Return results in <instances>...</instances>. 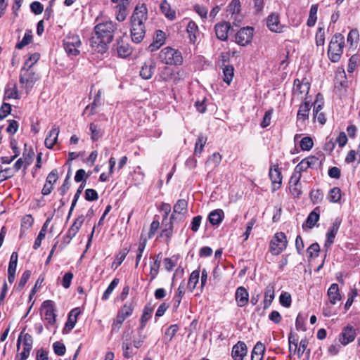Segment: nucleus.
<instances>
[{
	"instance_id": "obj_4",
	"label": "nucleus",
	"mask_w": 360,
	"mask_h": 360,
	"mask_svg": "<svg viewBox=\"0 0 360 360\" xmlns=\"http://www.w3.org/2000/svg\"><path fill=\"white\" fill-rule=\"evenodd\" d=\"M158 59L165 65H180L183 63L181 53L174 48L167 46L162 49L158 53Z\"/></svg>"
},
{
	"instance_id": "obj_16",
	"label": "nucleus",
	"mask_w": 360,
	"mask_h": 360,
	"mask_svg": "<svg viewBox=\"0 0 360 360\" xmlns=\"http://www.w3.org/2000/svg\"><path fill=\"white\" fill-rule=\"evenodd\" d=\"M266 25L271 32L280 33L283 31V26L280 23L277 13H273L268 16Z\"/></svg>"
},
{
	"instance_id": "obj_35",
	"label": "nucleus",
	"mask_w": 360,
	"mask_h": 360,
	"mask_svg": "<svg viewBox=\"0 0 360 360\" xmlns=\"http://www.w3.org/2000/svg\"><path fill=\"white\" fill-rule=\"evenodd\" d=\"M289 357L292 354H297L298 336L297 334L290 332L288 335Z\"/></svg>"
},
{
	"instance_id": "obj_51",
	"label": "nucleus",
	"mask_w": 360,
	"mask_h": 360,
	"mask_svg": "<svg viewBox=\"0 0 360 360\" xmlns=\"http://www.w3.org/2000/svg\"><path fill=\"white\" fill-rule=\"evenodd\" d=\"M279 302L284 307H290L292 302L291 295L288 292H283L279 297Z\"/></svg>"
},
{
	"instance_id": "obj_13",
	"label": "nucleus",
	"mask_w": 360,
	"mask_h": 360,
	"mask_svg": "<svg viewBox=\"0 0 360 360\" xmlns=\"http://www.w3.org/2000/svg\"><path fill=\"white\" fill-rule=\"evenodd\" d=\"M320 164L319 159L316 156H309L303 159L295 168L301 173L309 168H314Z\"/></svg>"
},
{
	"instance_id": "obj_9",
	"label": "nucleus",
	"mask_w": 360,
	"mask_h": 360,
	"mask_svg": "<svg viewBox=\"0 0 360 360\" xmlns=\"http://www.w3.org/2000/svg\"><path fill=\"white\" fill-rule=\"evenodd\" d=\"M37 79L38 76L35 73L30 71L28 69H22L20 78L22 88L32 89Z\"/></svg>"
},
{
	"instance_id": "obj_45",
	"label": "nucleus",
	"mask_w": 360,
	"mask_h": 360,
	"mask_svg": "<svg viewBox=\"0 0 360 360\" xmlns=\"http://www.w3.org/2000/svg\"><path fill=\"white\" fill-rule=\"evenodd\" d=\"M294 86L297 89L309 90L310 89V79L307 77H303L302 80L296 79L294 81Z\"/></svg>"
},
{
	"instance_id": "obj_55",
	"label": "nucleus",
	"mask_w": 360,
	"mask_h": 360,
	"mask_svg": "<svg viewBox=\"0 0 360 360\" xmlns=\"http://www.w3.org/2000/svg\"><path fill=\"white\" fill-rule=\"evenodd\" d=\"M91 138L93 141L98 140L102 136V132L98 129L96 124L91 123L90 124Z\"/></svg>"
},
{
	"instance_id": "obj_33",
	"label": "nucleus",
	"mask_w": 360,
	"mask_h": 360,
	"mask_svg": "<svg viewBox=\"0 0 360 360\" xmlns=\"http://www.w3.org/2000/svg\"><path fill=\"white\" fill-rule=\"evenodd\" d=\"M153 311V307L150 304H147L143 311V314L141 316V326L139 330H143L146 325L147 321L150 319L152 313Z\"/></svg>"
},
{
	"instance_id": "obj_22",
	"label": "nucleus",
	"mask_w": 360,
	"mask_h": 360,
	"mask_svg": "<svg viewBox=\"0 0 360 360\" xmlns=\"http://www.w3.org/2000/svg\"><path fill=\"white\" fill-rule=\"evenodd\" d=\"M311 109L309 102H304L300 104L297 114V122L304 124V121L309 118V114Z\"/></svg>"
},
{
	"instance_id": "obj_44",
	"label": "nucleus",
	"mask_w": 360,
	"mask_h": 360,
	"mask_svg": "<svg viewBox=\"0 0 360 360\" xmlns=\"http://www.w3.org/2000/svg\"><path fill=\"white\" fill-rule=\"evenodd\" d=\"M84 188V184L82 183L77 188V192L75 194L73 200L72 202V204H71V206H70V210H69V212H68V214L67 217V221H68L69 219L70 218L72 213L76 206L77 202L78 199L79 198L80 195H81Z\"/></svg>"
},
{
	"instance_id": "obj_53",
	"label": "nucleus",
	"mask_w": 360,
	"mask_h": 360,
	"mask_svg": "<svg viewBox=\"0 0 360 360\" xmlns=\"http://www.w3.org/2000/svg\"><path fill=\"white\" fill-rule=\"evenodd\" d=\"M13 175V169L11 168L3 169L2 167L0 166V183L11 178Z\"/></svg>"
},
{
	"instance_id": "obj_5",
	"label": "nucleus",
	"mask_w": 360,
	"mask_h": 360,
	"mask_svg": "<svg viewBox=\"0 0 360 360\" xmlns=\"http://www.w3.org/2000/svg\"><path fill=\"white\" fill-rule=\"evenodd\" d=\"M63 42L64 49L68 56H76L79 54V49L82 46V41L77 34L70 32L65 37Z\"/></svg>"
},
{
	"instance_id": "obj_32",
	"label": "nucleus",
	"mask_w": 360,
	"mask_h": 360,
	"mask_svg": "<svg viewBox=\"0 0 360 360\" xmlns=\"http://www.w3.org/2000/svg\"><path fill=\"white\" fill-rule=\"evenodd\" d=\"M129 6V4L128 3H122L119 2V4L117 5V12L116 13V19L119 22H123L127 15H128V8Z\"/></svg>"
},
{
	"instance_id": "obj_47",
	"label": "nucleus",
	"mask_w": 360,
	"mask_h": 360,
	"mask_svg": "<svg viewBox=\"0 0 360 360\" xmlns=\"http://www.w3.org/2000/svg\"><path fill=\"white\" fill-rule=\"evenodd\" d=\"M32 40V34L31 30H26L22 39L16 44L15 47L18 49H22L24 46L31 43Z\"/></svg>"
},
{
	"instance_id": "obj_48",
	"label": "nucleus",
	"mask_w": 360,
	"mask_h": 360,
	"mask_svg": "<svg viewBox=\"0 0 360 360\" xmlns=\"http://www.w3.org/2000/svg\"><path fill=\"white\" fill-rule=\"evenodd\" d=\"M160 255H161V253H160L157 255L158 259L154 261L153 264L150 266V281H153V279H155L158 274L159 269H160V263H161L160 260L158 259V257H160Z\"/></svg>"
},
{
	"instance_id": "obj_43",
	"label": "nucleus",
	"mask_w": 360,
	"mask_h": 360,
	"mask_svg": "<svg viewBox=\"0 0 360 360\" xmlns=\"http://www.w3.org/2000/svg\"><path fill=\"white\" fill-rule=\"evenodd\" d=\"M188 202L184 199L178 200L174 206V212L184 214L187 212Z\"/></svg>"
},
{
	"instance_id": "obj_61",
	"label": "nucleus",
	"mask_w": 360,
	"mask_h": 360,
	"mask_svg": "<svg viewBox=\"0 0 360 360\" xmlns=\"http://www.w3.org/2000/svg\"><path fill=\"white\" fill-rule=\"evenodd\" d=\"M359 32L356 29L352 30L347 35V43L352 46L354 42H357L359 40Z\"/></svg>"
},
{
	"instance_id": "obj_50",
	"label": "nucleus",
	"mask_w": 360,
	"mask_h": 360,
	"mask_svg": "<svg viewBox=\"0 0 360 360\" xmlns=\"http://www.w3.org/2000/svg\"><path fill=\"white\" fill-rule=\"evenodd\" d=\"M316 45L323 46L325 44V30L323 27H319L315 36Z\"/></svg>"
},
{
	"instance_id": "obj_8",
	"label": "nucleus",
	"mask_w": 360,
	"mask_h": 360,
	"mask_svg": "<svg viewBox=\"0 0 360 360\" xmlns=\"http://www.w3.org/2000/svg\"><path fill=\"white\" fill-rule=\"evenodd\" d=\"M252 37L253 28L251 27H243L236 34V42L240 46H246L251 41Z\"/></svg>"
},
{
	"instance_id": "obj_23",
	"label": "nucleus",
	"mask_w": 360,
	"mask_h": 360,
	"mask_svg": "<svg viewBox=\"0 0 360 360\" xmlns=\"http://www.w3.org/2000/svg\"><path fill=\"white\" fill-rule=\"evenodd\" d=\"M275 297V284L273 283H269L264 291V309H267L272 303Z\"/></svg>"
},
{
	"instance_id": "obj_59",
	"label": "nucleus",
	"mask_w": 360,
	"mask_h": 360,
	"mask_svg": "<svg viewBox=\"0 0 360 360\" xmlns=\"http://www.w3.org/2000/svg\"><path fill=\"white\" fill-rule=\"evenodd\" d=\"M146 245V239H141L136 257V267L138 266Z\"/></svg>"
},
{
	"instance_id": "obj_30",
	"label": "nucleus",
	"mask_w": 360,
	"mask_h": 360,
	"mask_svg": "<svg viewBox=\"0 0 360 360\" xmlns=\"http://www.w3.org/2000/svg\"><path fill=\"white\" fill-rule=\"evenodd\" d=\"M160 8L162 13L168 20H174L176 18V11L171 8V6L167 0L162 1Z\"/></svg>"
},
{
	"instance_id": "obj_63",
	"label": "nucleus",
	"mask_w": 360,
	"mask_h": 360,
	"mask_svg": "<svg viewBox=\"0 0 360 360\" xmlns=\"http://www.w3.org/2000/svg\"><path fill=\"white\" fill-rule=\"evenodd\" d=\"M179 330V326L176 324L171 325L165 331V338H168V341H171L175 336L176 332Z\"/></svg>"
},
{
	"instance_id": "obj_3",
	"label": "nucleus",
	"mask_w": 360,
	"mask_h": 360,
	"mask_svg": "<svg viewBox=\"0 0 360 360\" xmlns=\"http://www.w3.org/2000/svg\"><path fill=\"white\" fill-rule=\"evenodd\" d=\"M345 37L341 33H335L331 38L328 49V58L333 63H338L343 53Z\"/></svg>"
},
{
	"instance_id": "obj_17",
	"label": "nucleus",
	"mask_w": 360,
	"mask_h": 360,
	"mask_svg": "<svg viewBox=\"0 0 360 360\" xmlns=\"http://www.w3.org/2000/svg\"><path fill=\"white\" fill-rule=\"evenodd\" d=\"M156 68L155 62L149 59L146 61L140 70V76L144 79H149L151 78Z\"/></svg>"
},
{
	"instance_id": "obj_60",
	"label": "nucleus",
	"mask_w": 360,
	"mask_h": 360,
	"mask_svg": "<svg viewBox=\"0 0 360 360\" xmlns=\"http://www.w3.org/2000/svg\"><path fill=\"white\" fill-rule=\"evenodd\" d=\"M177 258L175 256L172 257H167L164 259L165 268L167 271H171L176 265Z\"/></svg>"
},
{
	"instance_id": "obj_40",
	"label": "nucleus",
	"mask_w": 360,
	"mask_h": 360,
	"mask_svg": "<svg viewBox=\"0 0 360 360\" xmlns=\"http://www.w3.org/2000/svg\"><path fill=\"white\" fill-rule=\"evenodd\" d=\"M342 198V191L340 188L334 187L331 188L327 195L328 200L332 203H338Z\"/></svg>"
},
{
	"instance_id": "obj_14",
	"label": "nucleus",
	"mask_w": 360,
	"mask_h": 360,
	"mask_svg": "<svg viewBox=\"0 0 360 360\" xmlns=\"http://www.w3.org/2000/svg\"><path fill=\"white\" fill-rule=\"evenodd\" d=\"M247 353L248 348L246 344L243 341H238L232 347L231 356L234 360H243Z\"/></svg>"
},
{
	"instance_id": "obj_2",
	"label": "nucleus",
	"mask_w": 360,
	"mask_h": 360,
	"mask_svg": "<svg viewBox=\"0 0 360 360\" xmlns=\"http://www.w3.org/2000/svg\"><path fill=\"white\" fill-rule=\"evenodd\" d=\"M148 10L145 4L137 5L130 18L131 37L135 43H140L144 38V22L147 20Z\"/></svg>"
},
{
	"instance_id": "obj_26",
	"label": "nucleus",
	"mask_w": 360,
	"mask_h": 360,
	"mask_svg": "<svg viewBox=\"0 0 360 360\" xmlns=\"http://www.w3.org/2000/svg\"><path fill=\"white\" fill-rule=\"evenodd\" d=\"M165 34L162 30L156 31L155 37L152 44L148 46V51L153 52L158 50L162 45L165 44Z\"/></svg>"
},
{
	"instance_id": "obj_58",
	"label": "nucleus",
	"mask_w": 360,
	"mask_h": 360,
	"mask_svg": "<svg viewBox=\"0 0 360 360\" xmlns=\"http://www.w3.org/2000/svg\"><path fill=\"white\" fill-rule=\"evenodd\" d=\"M223 73L224 75V82L227 84H230L233 76V68L231 65L225 66L223 69Z\"/></svg>"
},
{
	"instance_id": "obj_56",
	"label": "nucleus",
	"mask_w": 360,
	"mask_h": 360,
	"mask_svg": "<svg viewBox=\"0 0 360 360\" xmlns=\"http://www.w3.org/2000/svg\"><path fill=\"white\" fill-rule=\"evenodd\" d=\"M313 146V140L309 136H305L300 141V148L302 150H309Z\"/></svg>"
},
{
	"instance_id": "obj_6",
	"label": "nucleus",
	"mask_w": 360,
	"mask_h": 360,
	"mask_svg": "<svg viewBox=\"0 0 360 360\" xmlns=\"http://www.w3.org/2000/svg\"><path fill=\"white\" fill-rule=\"evenodd\" d=\"M288 245L286 236L283 232H278L274 234L270 241L269 251L273 255L281 254Z\"/></svg>"
},
{
	"instance_id": "obj_1",
	"label": "nucleus",
	"mask_w": 360,
	"mask_h": 360,
	"mask_svg": "<svg viewBox=\"0 0 360 360\" xmlns=\"http://www.w3.org/2000/svg\"><path fill=\"white\" fill-rule=\"evenodd\" d=\"M117 29V23L111 20L97 24L89 39L90 46L95 51L105 52L108 49V44L112 41Z\"/></svg>"
},
{
	"instance_id": "obj_52",
	"label": "nucleus",
	"mask_w": 360,
	"mask_h": 360,
	"mask_svg": "<svg viewBox=\"0 0 360 360\" xmlns=\"http://www.w3.org/2000/svg\"><path fill=\"white\" fill-rule=\"evenodd\" d=\"M40 55L38 53H34L32 54L29 58L25 61L24 67L22 68L25 69L30 70L34 64H35L39 59Z\"/></svg>"
},
{
	"instance_id": "obj_19",
	"label": "nucleus",
	"mask_w": 360,
	"mask_h": 360,
	"mask_svg": "<svg viewBox=\"0 0 360 360\" xmlns=\"http://www.w3.org/2000/svg\"><path fill=\"white\" fill-rule=\"evenodd\" d=\"M240 2L239 0H232L227 6V12L231 14V18L240 22L242 19L240 15Z\"/></svg>"
},
{
	"instance_id": "obj_28",
	"label": "nucleus",
	"mask_w": 360,
	"mask_h": 360,
	"mask_svg": "<svg viewBox=\"0 0 360 360\" xmlns=\"http://www.w3.org/2000/svg\"><path fill=\"white\" fill-rule=\"evenodd\" d=\"M116 49L118 56L121 58H126L131 55L132 52V49L130 45L122 40L117 41Z\"/></svg>"
},
{
	"instance_id": "obj_31",
	"label": "nucleus",
	"mask_w": 360,
	"mask_h": 360,
	"mask_svg": "<svg viewBox=\"0 0 360 360\" xmlns=\"http://www.w3.org/2000/svg\"><path fill=\"white\" fill-rule=\"evenodd\" d=\"M134 307L135 305L133 301L127 302L118 311L117 315L126 319L132 314Z\"/></svg>"
},
{
	"instance_id": "obj_25",
	"label": "nucleus",
	"mask_w": 360,
	"mask_h": 360,
	"mask_svg": "<svg viewBox=\"0 0 360 360\" xmlns=\"http://www.w3.org/2000/svg\"><path fill=\"white\" fill-rule=\"evenodd\" d=\"M320 217V207H316L312 212L308 215L305 224L302 225L303 228L306 226L309 229L314 227L319 220Z\"/></svg>"
},
{
	"instance_id": "obj_27",
	"label": "nucleus",
	"mask_w": 360,
	"mask_h": 360,
	"mask_svg": "<svg viewBox=\"0 0 360 360\" xmlns=\"http://www.w3.org/2000/svg\"><path fill=\"white\" fill-rule=\"evenodd\" d=\"M224 217V211L221 209H217L209 214L207 219L212 226H218L222 222Z\"/></svg>"
},
{
	"instance_id": "obj_29",
	"label": "nucleus",
	"mask_w": 360,
	"mask_h": 360,
	"mask_svg": "<svg viewBox=\"0 0 360 360\" xmlns=\"http://www.w3.org/2000/svg\"><path fill=\"white\" fill-rule=\"evenodd\" d=\"M328 296L330 302L335 304L338 301L341 300V295L339 291V287L337 283H333L328 290Z\"/></svg>"
},
{
	"instance_id": "obj_57",
	"label": "nucleus",
	"mask_w": 360,
	"mask_h": 360,
	"mask_svg": "<svg viewBox=\"0 0 360 360\" xmlns=\"http://www.w3.org/2000/svg\"><path fill=\"white\" fill-rule=\"evenodd\" d=\"M320 251V246L317 243H314L311 244L307 248V254L309 258L316 257L319 255V252Z\"/></svg>"
},
{
	"instance_id": "obj_39",
	"label": "nucleus",
	"mask_w": 360,
	"mask_h": 360,
	"mask_svg": "<svg viewBox=\"0 0 360 360\" xmlns=\"http://www.w3.org/2000/svg\"><path fill=\"white\" fill-rule=\"evenodd\" d=\"M207 141V138L206 136L200 134L195 143V148H194V154L195 155H201L202 152L203 151L204 146L206 144V142Z\"/></svg>"
},
{
	"instance_id": "obj_10",
	"label": "nucleus",
	"mask_w": 360,
	"mask_h": 360,
	"mask_svg": "<svg viewBox=\"0 0 360 360\" xmlns=\"http://www.w3.org/2000/svg\"><path fill=\"white\" fill-rule=\"evenodd\" d=\"M269 176L272 185L274 186V190L279 188L282 184L283 176L278 164L272 165L271 166Z\"/></svg>"
},
{
	"instance_id": "obj_34",
	"label": "nucleus",
	"mask_w": 360,
	"mask_h": 360,
	"mask_svg": "<svg viewBox=\"0 0 360 360\" xmlns=\"http://www.w3.org/2000/svg\"><path fill=\"white\" fill-rule=\"evenodd\" d=\"M80 309L79 308H75L70 312L68 318V321L65 324V328H68L69 330L73 329L77 323V316L80 314Z\"/></svg>"
},
{
	"instance_id": "obj_41",
	"label": "nucleus",
	"mask_w": 360,
	"mask_h": 360,
	"mask_svg": "<svg viewBox=\"0 0 360 360\" xmlns=\"http://www.w3.org/2000/svg\"><path fill=\"white\" fill-rule=\"evenodd\" d=\"M318 4H313L311 6L309 18L307 21L308 27H313L315 25L317 20Z\"/></svg>"
},
{
	"instance_id": "obj_24",
	"label": "nucleus",
	"mask_w": 360,
	"mask_h": 360,
	"mask_svg": "<svg viewBox=\"0 0 360 360\" xmlns=\"http://www.w3.org/2000/svg\"><path fill=\"white\" fill-rule=\"evenodd\" d=\"M186 32L188 35L189 41L191 44H195L200 36V31L197 24L190 20L186 27Z\"/></svg>"
},
{
	"instance_id": "obj_54",
	"label": "nucleus",
	"mask_w": 360,
	"mask_h": 360,
	"mask_svg": "<svg viewBox=\"0 0 360 360\" xmlns=\"http://www.w3.org/2000/svg\"><path fill=\"white\" fill-rule=\"evenodd\" d=\"M310 198L314 204L320 202L323 198V191L320 189L313 190L310 192Z\"/></svg>"
},
{
	"instance_id": "obj_46",
	"label": "nucleus",
	"mask_w": 360,
	"mask_h": 360,
	"mask_svg": "<svg viewBox=\"0 0 360 360\" xmlns=\"http://www.w3.org/2000/svg\"><path fill=\"white\" fill-rule=\"evenodd\" d=\"M120 280L117 278H115L110 285L108 286L107 289L105 290V292L103 294L102 300H107L109 299L111 293L114 290V289L117 286L119 283Z\"/></svg>"
},
{
	"instance_id": "obj_21",
	"label": "nucleus",
	"mask_w": 360,
	"mask_h": 360,
	"mask_svg": "<svg viewBox=\"0 0 360 360\" xmlns=\"http://www.w3.org/2000/svg\"><path fill=\"white\" fill-rule=\"evenodd\" d=\"M59 132V127L54 125L44 141L45 146L47 148L51 149L57 143Z\"/></svg>"
},
{
	"instance_id": "obj_20",
	"label": "nucleus",
	"mask_w": 360,
	"mask_h": 360,
	"mask_svg": "<svg viewBox=\"0 0 360 360\" xmlns=\"http://www.w3.org/2000/svg\"><path fill=\"white\" fill-rule=\"evenodd\" d=\"M84 219L85 217L83 214L79 215L75 219L72 225L70 226V228L68 229L67 232L66 237L69 239V241L71 240L78 233L82 224L84 221Z\"/></svg>"
},
{
	"instance_id": "obj_12",
	"label": "nucleus",
	"mask_w": 360,
	"mask_h": 360,
	"mask_svg": "<svg viewBox=\"0 0 360 360\" xmlns=\"http://www.w3.org/2000/svg\"><path fill=\"white\" fill-rule=\"evenodd\" d=\"M356 337L355 329L350 326L345 327L339 336L340 342L345 346L349 343L353 342Z\"/></svg>"
},
{
	"instance_id": "obj_42",
	"label": "nucleus",
	"mask_w": 360,
	"mask_h": 360,
	"mask_svg": "<svg viewBox=\"0 0 360 360\" xmlns=\"http://www.w3.org/2000/svg\"><path fill=\"white\" fill-rule=\"evenodd\" d=\"M185 295V288L184 285H179V286L177 288V290L176 292L175 295L174 296V308L178 309L180 303L181 302V299Z\"/></svg>"
},
{
	"instance_id": "obj_62",
	"label": "nucleus",
	"mask_w": 360,
	"mask_h": 360,
	"mask_svg": "<svg viewBox=\"0 0 360 360\" xmlns=\"http://www.w3.org/2000/svg\"><path fill=\"white\" fill-rule=\"evenodd\" d=\"M54 353L58 356H63L65 354L66 348L63 343L60 342H56L53 345Z\"/></svg>"
},
{
	"instance_id": "obj_64",
	"label": "nucleus",
	"mask_w": 360,
	"mask_h": 360,
	"mask_svg": "<svg viewBox=\"0 0 360 360\" xmlns=\"http://www.w3.org/2000/svg\"><path fill=\"white\" fill-rule=\"evenodd\" d=\"M289 189L290 193L295 198H299L302 193V186L300 183L298 184H290V186H289Z\"/></svg>"
},
{
	"instance_id": "obj_36",
	"label": "nucleus",
	"mask_w": 360,
	"mask_h": 360,
	"mask_svg": "<svg viewBox=\"0 0 360 360\" xmlns=\"http://www.w3.org/2000/svg\"><path fill=\"white\" fill-rule=\"evenodd\" d=\"M264 351V345L261 342H257L252 351L251 360H262Z\"/></svg>"
},
{
	"instance_id": "obj_18",
	"label": "nucleus",
	"mask_w": 360,
	"mask_h": 360,
	"mask_svg": "<svg viewBox=\"0 0 360 360\" xmlns=\"http://www.w3.org/2000/svg\"><path fill=\"white\" fill-rule=\"evenodd\" d=\"M235 299L238 307H243L248 303L249 293L244 287L240 286L236 289Z\"/></svg>"
},
{
	"instance_id": "obj_49",
	"label": "nucleus",
	"mask_w": 360,
	"mask_h": 360,
	"mask_svg": "<svg viewBox=\"0 0 360 360\" xmlns=\"http://www.w3.org/2000/svg\"><path fill=\"white\" fill-rule=\"evenodd\" d=\"M200 278V271H193L189 277L188 285L191 290H193L196 287V284L198 283Z\"/></svg>"
},
{
	"instance_id": "obj_15",
	"label": "nucleus",
	"mask_w": 360,
	"mask_h": 360,
	"mask_svg": "<svg viewBox=\"0 0 360 360\" xmlns=\"http://www.w3.org/2000/svg\"><path fill=\"white\" fill-rule=\"evenodd\" d=\"M230 29L231 24L229 22H221L216 24L214 26V30L217 39L221 41H226Z\"/></svg>"
},
{
	"instance_id": "obj_38",
	"label": "nucleus",
	"mask_w": 360,
	"mask_h": 360,
	"mask_svg": "<svg viewBox=\"0 0 360 360\" xmlns=\"http://www.w3.org/2000/svg\"><path fill=\"white\" fill-rule=\"evenodd\" d=\"M33 155V153H32L31 154L28 153L27 157H26L25 153H23V158H19L13 165L14 173L19 171L22 167L23 164H25V167L26 168L27 166H28L31 163V159Z\"/></svg>"
},
{
	"instance_id": "obj_7",
	"label": "nucleus",
	"mask_w": 360,
	"mask_h": 360,
	"mask_svg": "<svg viewBox=\"0 0 360 360\" xmlns=\"http://www.w3.org/2000/svg\"><path fill=\"white\" fill-rule=\"evenodd\" d=\"M41 311V314H44V320L47 322L46 328H48L49 326H53L56 317L54 302L49 300L43 302Z\"/></svg>"
},
{
	"instance_id": "obj_37",
	"label": "nucleus",
	"mask_w": 360,
	"mask_h": 360,
	"mask_svg": "<svg viewBox=\"0 0 360 360\" xmlns=\"http://www.w3.org/2000/svg\"><path fill=\"white\" fill-rule=\"evenodd\" d=\"M174 218V214H172L169 221L165 225V227L162 229L160 237L165 238L166 242L168 243L169 242V240L173 234V224H172V219Z\"/></svg>"
},
{
	"instance_id": "obj_11",
	"label": "nucleus",
	"mask_w": 360,
	"mask_h": 360,
	"mask_svg": "<svg viewBox=\"0 0 360 360\" xmlns=\"http://www.w3.org/2000/svg\"><path fill=\"white\" fill-rule=\"evenodd\" d=\"M342 219L340 217H337L333 221L331 227L329 229L326 234V240L325 241V247L330 248L334 243L335 236L339 230Z\"/></svg>"
}]
</instances>
